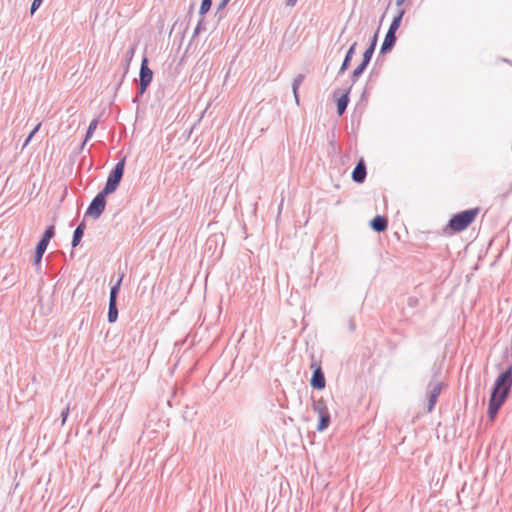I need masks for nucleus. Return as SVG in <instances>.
<instances>
[{
  "label": "nucleus",
  "mask_w": 512,
  "mask_h": 512,
  "mask_svg": "<svg viewBox=\"0 0 512 512\" xmlns=\"http://www.w3.org/2000/svg\"><path fill=\"white\" fill-rule=\"evenodd\" d=\"M512 387V364L496 378L488 402V417L494 420L507 400Z\"/></svg>",
  "instance_id": "1"
},
{
  "label": "nucleus",
  "mask_w": 512,
  "mask_h": 512,
  "mask_svg": "<svg viewBox=\"0 0 512 512\" xmlns=\"http://www.w3.org/2000/svg\"><path fill=\"white\" fill-rule=\"evenodd\" d=\"M479 208H472L461 211L451 217L448 227L454 232L465 230L476 218Z\"/></svg>",
  "instance_id": "2"
},
{
  "label": "nucleus",
  "mask_w": 512,
  "mask_h": 512,
  "mask_svg": "<svg viewBox=\"0 0 512 512\" xmlns=\"http://www.w3.org/2000/svg\"><path fill=\"white\" fill-rule=\"evenodd\" d=\"M124 169H125V158L121 159L117 162V164L114 166V168L110 171L106 184L103 188V192L107 195L113 193L118 188L123 175H124Z\"/></svg>",
  "instance_id": "3"
},
{
  "label": "nucleus",
  "mask_w": 512,
  "mask_h": 512,
  "mask_svg": "<svg viewBox=\"0 0 512 512\" xmlns=\"http://www.w3.org/2000/svg\"><path fill=\"white\" fill-rule=\"evenodd\" d=\"M106 197L107 194H105L103 191H100L89 204L85 215L91 216L94 219H98L105 210L107 202Z\"/></svg>",
  "instance_id": "4"
},
{
  "label": "nucleus",
  "mask_w": 512,
  "mask_h": 512,
  "mask_svg": "<svg viewBox=\"0 0 512 512\" xmlns=\"http://www.w3.org/2000/svg\"><path fill=\"white\" fill-rule=\"evenodd\" d=\"M311 369H313L310 385L316 390H322L326 386V379L321 365L312 357Z\"/></svg>",
  "instance_id": "5"
},
{
  "label": "nucleus",
  "mask_w": 512,
  "mask_h": 512,
  "mask_svg": "<svg viewBox=\"0 0 512 512\" xmlns=\"http://www.w3.org/2000/svg\"><path fill=\"white\" fill-rule=\"evenodd\" d=\"M443 383L437 382V383H430L428 385V407L427 411L432 412L436 403L437 399L442 391Z\"/></svg>",
  "instance_id": "6"
},
{
  "label": "nucleus",
  "mask_w": 512,
  "mask_h": 512,
  "mask_svg": "<svg viewBox=\"0 0 512 512\" xmlns=\"http://www.w3.org/2000/svg\"><path fill=\"white\" fill-rule=\"evenodd\" d=\"M153 79V71L148 66V58L144 56L141 61L139 71V83L144 85H150Z\"/></svg>",
  "instance_id": "7"
},
{
  "label": "nucleus",
  "mask_w": 512,
  "mask_h": 512,
  "mask_svg": "<svg viewBox=\"0 0 512 512\" xmlns=\"http://www.w3.org/2000/svg\"><path fill=\"white\" fill-rule=\"evenodd\" d=\"M352 180L356 183H363L367 176L366 165L363 159H360L352 171Z\"/></svg>",
  "instance_id": "8"
},
{
  "label": "nucleus",
  "mask_w": 512,
  "mask_h": 512,
  "mask_svg": "<svg viewBox=\"0 0 512 512\" xmlns=\"http://www.w3.org/2000/svg\"><path fill=\"white\" fill-rule=\"evenodd\" d=\"M396 33L387 31L384 41L380 48V54L385 55L390 52L396 44Z\"/></svg>",
  "instance_id": "9"
},
{
  "label": "nucleus",
  "mask_w": 512,
  "mask_h": 512,
  "mask_svg": "<svg viewBox=\"0 0 512 512\" xmlns=\"http://www.w3.org/2000/svg\"><path fill=\"white\" fill-rule=\"evenodd\" d=\"M370 227L378 233L384 232L388 227V220L385 216L382 215H376L371 221H370Z\"/></svg>",
  "instance_id": "10"
},
{
  "label": "nucleus",
  "mask_w": 512,
  "mask_h": 512,
  "mask_svg": "<svg viewBox=\"0 0 512 512\" xmlns=\"http://www.w3.org/2000/svg\"><path fill=\"white\" fill-rule=\"evenodd\" d=\"M351 87L352 86L347 88L344 93L337 99V113L339 116H342L347 109Z\"/></svg>",
  "instance_id": "11"
},
{
  "label": "nucleus",
  "mask_w": 512,
  "mask_h": 512,
  "mask_svg": "<svg viewBox=\"0 0 512 512\" xmlns=\"http://www.w3.org/2000/svg\"><path fill=\"white\" fill-rule=\"evenodd\" d=\"M118 274H119V277H118L116 283L110 289L109 301L117 302V297H118V294L120 291L122 281L125 277V272L121 271V269L119 268Z\"/></svg>",
  "instance_id": "12"
},
{
  "label": "nucleus",
  "mask_w": 512,
  "mask_h": 512,
  "mask_svg": "<svg viewBox=\"0 0 512 512\" xmlns=\"http://www.w3.org/2000/svg\"><path fill=\"white\" fill-rule=\"evenodd\" d=\"M356 46H357V43L354 42L348 49V51L346 52V55L344 57V60L342 62V65L338 71V75H342L349 67L350 65V62L355 54V50H356Z\"/></svg>",
  "instance_id": "13"
},
{
  "label": "nucleus",
  "mask_w": 512,
  "mask_h": 512,
  "mask_svg": "<svg viewBox=\"0 0 512 512\" xmlns=\"http://www.w3.org/2000/svg\"><path fill=\"white\" fill-rule=\"evenodd\" d=\"M85 228H86L85 222L82 221L74 230L72 242H71V245L73 248L77 247L79 245V243L81 242L83 235H84Z\"/></svg>",
  "instance_id": "14"
},
{
  "label": "nucleus",
  "mask_w": 512,
  "mask_h": 512,
  "mask_svg": "<svg viewBox=\"0 0 512 512\" xmlns=\"http://www.w3.org/2000/svg\"><path fill=\"white\" fill-rule=\"evenodd\" d=\"M312 409L319 415L328 414L329 410L323 398L313 399Z\"/></svg>",
  "instance_id": "15"
},
{
  "label": "nucleus",
  "mask_w": 512,
  "mask_h": 512,
  "mask_svg": "<svg viewBox=\"0 0 512 512\" xmlns=\"http://www.w3.org/2000/svg\"><path fill=\"white\" fill-rule=\"evenodd\" d=\"M48 245L42 242H38L34 252V264L39 265L42 261V257L47 249Z\"/></svg>",
  "instance_id": "16"
},
{
  "label": "nucleus",
  "mask_w": 512,
  "mask_h": 512,
  "mask_svg": "<svg viewBox=\"0 0 512 512\" xmlns=\"http://www.w3.org/2000/svg\"><path fill=\"white\" fill-rule=\"evenodd\" d=\"M405 14V10L404 9H400L397 13L396 16H394V18L392 19V22L388 28V31L390 32H394L396 33L397 30L399 29L400 25H401V22H402V19H403V16Z\"/></svg>",
  "instance_id": "17"
},
{
  "label": "nucleus",
  "mask_w": 512,
  "mask_h": 512,
  "mask_svg": "<svg viewBox=\"0 0 512 512\" xmlns=\"http://www.w3.org/2000/svg\"><path fill=\"white\" fill-rule=\"evenodd\" d=\"M118 318L117 302L109 301L107 319L109 323L116 322Z\"/></svg>",
  "instance_id": "18"
},
{
  "label": "nucleus",
  "mask_w": 512,
  "mask_h": 512,
  "mask_svg": "<svg viewBox=\"0 0 512 512\" xmlns=\"http://www.w3.org/2000/svg\"><path fill=\"white\" fill-rule=\"evenodd\" d=\"M303 81H304V75L303 74H298L294 78L293 83H292V90H293V94H294L295 101H296L297 104L299 103L298 89H299V87H300V85L302 84Z\"/></svg>",
  "instance_id": "19"
},
{
  "label": "nucleus",
  "mask_w": 512,
  "mask_h": 512,
  "mask_svg": "<svg viewBox=\"0 0 512 512\" xmlns=\"http://www.w3.org/2000/svg\"><path fill=\"white\" fill-rule=\"evenodd\" d=\"M318 417H319V422L317 425V431L322 432L325 429H327L328 426L330 425V421H331L330 413L324 414V415H319Z\"/></svg>",
  "instance_id": "20"
},
{
  "label": "nucleus",
  "mask_w": 512,
  "mask_h": 512,
  "mask_svg": "<svg viewBox=\"0 0 512 512\" xmlns=\"http://www.w3.org/2000/svg\"><path fill=\"white\" fill-rule=\"evenodd\" d=\"M54 235H55V227H54V225H50L45 229V231L40 239V242L48 245L50 240L54 237Z\"/></svg>",
  "instance_id": "21"
},
{
  "label": "nucleus",
  "mask_w": 512,
  "mask_h": 512,
  "mask_svg": "<svg viewBox=\"0 0 512 512\" xmlns=\"http://www.w3.org/2000/svg\"><path fill=\"white\" fill-rule=\"evenodd\" d=\"M54 235H55V227H54V225H50L45 229V231L40 239V242L48 245L50 240L54 237Z\"/></svg>",
  "instance_id": "22"
},
{
  "label": "nucleus",
  "mask_w": 512,
  "mask_h": 512,
  "mask_svg": "<svg viewBox=\"0 0 512 512\" xmlns=\"http://www.w3.org/2000/svg\"><path fill=\"white\" fill-rule=\"evenodd\" d=\"M97 125H98V119H93L88 128H87V131H86V135H85V139L82 143V146H84L86 144V142L93 136V133L94 131L96 130L97 128Z\"/></svg>",
  "instance_id": "23"
},
{
  "label": "nucleus",
  "mask_w": 512,
  "mask_h": 512,
  "mask_svg": "<svg viewBox=\"0 0 512 512\" xmlns=\"http://www.w3.org/2000/svg\"><path fill=\"white\" fill-rule=\"evenodd\" d=\"M367 68V66H365L364 64L360 63L355 69L354 71L352 72L351 74V80H352V85L355 84L358 80V78L363 74V72L365 71V69Z\"/></svg>",
  "instance_id": "24"
},
{
  "label": "nucleus",
  "mask_w": 512,
  "mask_h": 512,
  "mask_svg": "<svg viewBox=\"0 0 512 512\" xmlns=\"http://www.w3.org/2000/svg\"><path fill=\"white\" fill-rule=\"evenodd\" d=\"M374 54V50L372 47H368L365 52L363 53V58H362V61L361 63L364 64L365 66H368L371 59H372V56Z\"/></svg>",
  "instance_id": "25"
},
{
  "label": "nucleus",
  "mask_w": 512,
  "mask_h": 512,
  "mask_svg": "<svg viewBox=\"0 0 512 512\" xmlns=\"http://www.w3.org/2000/svg\"><path fill=\"white\" fill-rule=\"evenodd\" d=\"M203 30H205V21H204V18L201 16V18L199 19V21L194 29V32L192 35V40H194L200 34V32Z\"/></svg>",
  "instance_id": "26"
},
{
  "label": "nucleus",
  "mask_w": 512,
  "mask_h": 512,
  "mask_svg": "<svg viewBox=\"0 0 512 512\" xmlns=\"http://www.w3.org/2000/svg\"><path fill=\"white\" fill-rule=\"evenodd\" d=\"M211 6H212V1L202 0L201 6L199 9L200 16L203 17L210 10Z\"/></svg>",
  "instance_id": "27"
},
{
  "label": "nucleus",
  "mask_w": 512,
  "mask_h": 512,
  "mask_svg": "<svg viewBox=\"0 0 512 512\" xmlns=\"http://www.w3.org/2000/svg\"><path fill=\"white\" fill-rule=\"evenodd\" d=\"M134 53H135V47L132 46L130 47L127 51H126V54H125V59H126V72L128 71V68H129V64L134 56Z\"/></svg>",
  "instance_id": "28"
},
{
  "label": "nucleus",
  "mask_w": 512,
  "mask_h": 512,
  "mask_svg": "<svg viewBox=\"0 0 512 512\" xmlns=\"http://www.w3.org/2000/svg\"><path fill=\"white\" fill-rule=\"evenodd\" d=\"M41 127V123H38L34 129L30 132V134L28 135V137L26 138L24 144H23V148H25L29 142L31 141V139L33 138V136L38 132V130L40 129Z\"/></svg>",
  "instance_id": "29"
},
{
  "label": "nucleus",
  "mask_w": 512,
  "mask_h": 512,
  "mask_svg": "<svg viewBox=\"0 0 512 512\" xmlns=\"http://www.w3.org/2000/svg\"><path fill=\"white\" fill-rule=\"evenodd\" d=\"M148 86L149 85H144L143 86L142 84L139 83L137 96L133 99V102H137L138 101V98L145 93V91L147 90Z\"/></svg>",
  "instance_id": "30"
},
{
  "label": "nucleus",
  "mask_w": 512,
  "mask_h": 512,
  "mask_svg": "<svg viewBox=\"0 0 512 512\" xmlns=\"http://www.w3.org/2000/svg\"><path fill=\"white\" fill-rule=\"evenodd\" d=\"M42 2H43V0H33L31 7H30L31 14H34L38 10V8L41 6Z\"/></svg>",
  "instance_id": "31"
},
{
  "label": "nucleus",
  "mask_w": 512,
  "mask_h": 512,
  "mask_svg": "<svg viewBox=\"0 0 512 512\" xmlns=\"http://www.w3.org/2000/svg\"><path fill=\"white\" fill-rule=\"evenodd\" d=\"M69 406H67L65 409L62 410L61 412V425L64 426L65 423H66V420L68 418V415H69Z\"/></svg>",
  "instance_id": "32"
},
{
  "label": "nucleus",
  "mask_w": 512,
  "mask_h": 512,
  "mask_svg": "<svg viewBox=\"0 0 512 512\" xmlns=\"http://www.w3.org/2000/svg\"><path fill=\"white\" fill-rule=\"evenodd\" d=\"M377 40H378V34L375 33L374 36L372 37V39L370 41V45L368 47H372L373 50L375 51V48H376V45H377Z\"/></svg>",
  "instance_id": "33"
},
{
  "label": "nucleus",
  "mask_w": 512,
  "mask_h": 512,
  "mask_svg": "<svg viewBox=\"0 0 512 512\" xmlns=\"http://www.w3.org/2000/svg\"><path fill=\"white\" fill-rule=\"evenodd\" d=\"M230 0H221L217 6V10L220 11L226 7Z\"/></svg>",
  "instance_id": "34"
},
{
  "label": "nucleus",
  "mask_w": 512,
  "mask_h": 512,
  "mask_svg": "<svg viewBox=\"0 0 512 512\" xmlns=\"http://www.w3.org/2000/svg\"><path fill=\"white\" fill-rule=\"evenodd\" d=\"M348 325H349V330L351 332L355 331L356 325H355V322H354L353 318L349 319Z\"/></svg>",
  "instance_id": "35"
},
{
  "label": "nucleus",
  "mask_w": 512,
  "mask_h": 512,
  "mask_svg": "<svg viewBox=\"0 0 512 512\" xmlns=\"http://www.w3.org/2000/svg\"><path fill=\"white\" fill-rule=\"evenodd\" d=\"M298 0H288L287 5L288 6H294L297 3Z\"/></svg>",
  "instance_id": "36"
},
{
  "label": "nucleus",
  "mask_w": 512,
  "mask_h": 512,
  "mask_svg": "<svg viewBox=\"0 0 512 512\" xmlns=\"http://www.w3.org/2000/svg\"><path fill=\"white\" fill-rule=\"evenodd\" d=\"M406 0H396V5L398 7L402 6Z\"/></svg>",
  "instance_id": "37"
}]
</instances>
